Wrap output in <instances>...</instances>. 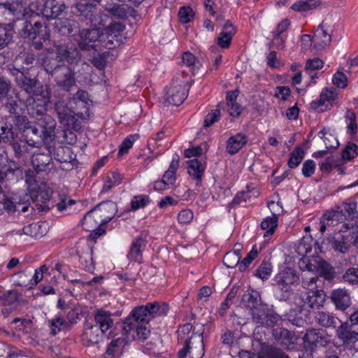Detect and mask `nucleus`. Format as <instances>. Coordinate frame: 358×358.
Segmentation results:
<instances>
[{"instance_id":"obj_14","label":"nucleus","mask_w":358,"mask_h":358,"mask_svg":"<svg viewBox=\"0 0 358 358\" xmlns=\"http://www.w3.org/2000/svg\"><path fill=\"white\" fill-rule=\"evenodd\" d=\"M55 159L62 165L61 169L70 171L77 166L78 162L71 148L67 146H59L55 152Z\"/></svg>"},{"instance_id":"obj_42","label":"nucleus","mask_w":358,"mask_h":358,"mask_svg":"<svg viewBox=\"0 0 358 358\" xmlns=\"http://www.w3.org/2000/svg\"><path fill=\"white\" fill-rule=\"evenodd\" d=\"M259 195V191L255 188L247 186L246 189L239 192L236 198L234 199L233 202L236 204H240L241 201H244L246 202L250 198H256Z\"/></svg>"},{"instance_id":"obj_32","label":"nucleus","mask_w":358,"mask_h":358,"mask_svg":"<svg viewBox=\"0 0 358 358\" xmlns=\"http://www.w3.org/2000/svg\"><path fill=\"white\" fill-rule=\"evenodd\" d=\"M41 28L42 24L39 22H35L32 24L30 22L25 21L23 24L22 33L24 37L35 39L41 32Z\"/></svg>"},{"instance_id":"obj_41","label":"nucleus","mask_w":358,"mask_h":358,"mask_svg":"<svg viewBox=\"0 0 358 358\" xmlns=\"http://www.w3.org/2000/svg\"><path fill=\"white\" fill-rule=\"evenodd\" d=\"M146 306L151 318L155 316L164 315L169 311L168 306L164 303L160 304L159 302H154L148 303Z\"/></svg>"},{"instance_id":"obj_12","label":"nucleus","mask_w":358,"mask_h":358,"mask_svg":"<svg viewBox=\"0 0 358 358\" xmlns=\"http://www.w3.org/2000/svg\"><path fill=\"white\" fill-rule=\"evenodd\" d=\"M304 348L307 350L314 351L318 347H324L329 343L327 334L322 330L309 329L303 336Z\"/></svg>"},{"instance_id":"obj_25","label":"nucleus","mask_w":358,"mask_h":358,"mask_svg":"<svg viewBox=\"0 0 358 358\" xmlns=\"http://www.w3.org/2000/svg\"><path fill=\"white\" fill-rule=\"evenodd\" d=\"M331 299L336 308L338 310H344L351 304L350 294L344 289H334L331 292Z\"/></svg>"},{"instance_id":"obj_56","label":"nucleus","mask_w":358,"mask_h":358,"mask_svg":"<svg viewBox=\"0 0 358 358\" xmlns=\"http://www.w3.org/2000/svg\"><path fill=\"white\" fill-rule=\"evenodd\" d=\"M180 20L182 23H187L194 17V12L189 6H183L180 8L178 12Z\"/></svg>"},{"instance_id":"obj_3","label":"nucleus","mask_w":358,"mask_h":358,"mask_svg":"<svg viewBox=\"0 0 358 358\" xmlns=\"http://www.w3.org/2000/svg\"><path fill=\"white\" fill-rule=\"evenodd\" d=\"M116 211V206L113 202H108L87 213L83 220V227L85 230L95 232L96 235L101 236L104 230L100 226L107 224L113 217Z\"/></svg>"},{"instance_id":"obj_40","label":"nucleus","mask_w":358,"mask_h":358,"mask_svg":"<svg viewBox=\"0 0 358 358\" xmlns=\"http://www.w3.org/2000/svg\"><path fill=\"white\" fill-rule=\"evenodd\" d=\"M320 4V0L300 1L292 6V8L297 12L306 11L317 7Z\"/></svg>"},{"instance_id":"obj_20","label":"nucleus","mask_w":358,"mask_h":358,"mask_svg":"<svg viewBox=\"0 0 358 358\" xmlns=\"http://www.w3.org/2000/svg\"><path fill=\"white\" fill-rule=\"evenodd\" d=\"M54 149L48 153L38 152L34 153L31 158V164L33 168L37 173L45 172L50 169V166L52 162V157L50 153Z\"/></svg>"},{"instance_id":"obj_31","label":"nucleus","mask_w":358,"mask_h":358,"mask_svg":"<svg viewBox=\"0 0 358 358\" xmlns=\"http://www.w3.org/2000/svg\"><path fill=\"white\" fill-rule=\"evenodd\" d=\"M55 26L63 35L72 34L78 28L77 22L67 18L58 20L55 22Z\"/></svg>"},{"instance_id":"obj_47","label":"nucleus","mask_w":358,"mask_h":358,"mask_svg":"<svg viewBox=\"0 0 358 358\" xmlns=\"http://www.w3.org/2000/svg\"><path fill=\"white\" fill-rule=\"evenodd\" d=\"M23 231L26 235L37 238L42 237L44 231L41 230V225L39 223H32L23 228Z\"/></svg>"},{"instance_id":"obj_8","label":"nucleus","mask_w":358,"mask_h":358,"mask_svg":"<svg viewBox=\"0 0 358 358\" xmlns=\"http://www.w3.org/2000/svg\"><path fill=\"white\" fill-rule=\"evenodd\" d=\"M334 24L331 20L324 19L314 31V45L313 49L322 50L331 42Z\"/></svg>"},{"instance_id":"obj_45","label":"nucleus","mask_w":358,"mask_h":358,"mask_svg":"<svg viewBox=\"0 0 358 358\" xmlns=\"http://www.w3.org/2000/svg\"><path fill=\"white\" fill-rule=\"evenodd\" d=\"M304 157V151L300 147H296L291 153L288 160V166L290 168L298 166Z\"/></svg>"},{"instance_id":"obj_57","label":"nucleus","mask_w":358,"mask_h":358,"mask_svg":"<svg viewBox=\"0 0 358 358\" xmlns=\"http://www.w3.org/2000/svg\"><path fill=\"white\" fill-rule=\"evenodd\" d=\"M260 315H262L264 318V323H260L261 324L273 326L278 324L280 320V315L274 313H268L265 314L264 312H260Z\"/></svg>"},{"instance_id":"obj_35","label":"nucleus","mask_w":358,"mask_h":358,"mask_svg":"<svg viewBox=\"0 0 358 358\" xmlns=\"http://www.w3.org/2000/svg\"><path fill=\"white\" fill-rule=\"evenodd\" d=\"M317 271L318 276L323 277L327 280H332L334 278V269L327 262L320 259L317 262Z\"/></svg>"},{"instance_id":"obj_5","label":"nucleus","mask_w":358,"mask_h":358,"mask_svg":"<svg viewBox=\"0 0 358 358\" xmlns=\"http://www.w3.org/2000/svg\"><path fill=\"white\" fill-rule=\"evenodd\" d=\"M50 101L49 92L47 90L41 89L27 98L25 105L28 113L33 117H38L46 113Z\"/></svg>"},{"instance_id":"obj_21","label":"nucleus","mask_w":358,"mask_h":358,"mask_svg":"<svg viewBox=\"0 0 358 358\" xmlns=\"http://www.w3.org/2000/svg\"><path fill=\"white\" fill-rule=\"evenodd\" d=\"M187 172L189 176L196 180L197 185H201L202 178L206 169V163L198 159H193L187 162Z\"/></svg>"},{"instance_id":"obj_60","label":"nucleus","mask_w":358,"mask_h":358,"mask_svg":"<svg viewBox=\"0 0 358 358\" xmlns=\"http://www.w3.org/2000/svg\"><path fill=\"white\" fill-rule=\"evenodd\" d=\"M257 250L253 248L238 265L239 271L241 272L244 271L248 265L251 263V262L257 257Z\"/></svg>"},{"instance_id":"obj_17","label":"nucleus","mask_w":358,"mask_h":358,"mask_svg":"<svg viewBox=\"0 0 358 358\" xmlns=\"http://www.w3.org/2000/svg\"><path fill=\"white\" fill-rule=\"evenodd\" d=\"M150 319L147 306L136 307L131 312L130 317L125 320L123 329L126 332H129L132 330V326H134L132 320L136 322H148Z\"/></svg>"},{"instance_id":"obj_1","label":"nucleus","mask_w":358,"mask_h":358,"mask_svg":"<svg viewBox=\"0 0 358 358\" xmlns=\"http://www.w3.org/2000/svg\"><path fill=\"white\" fill-rule=\"evenodd\" d=\"M192 329V326L186 324L178 330V338L185 341V346L178 352V358H186L187 354L191 358H202L204 355L203 324H196L189 337Z\"/></svg>"},{"instance_id":"obj_13","label":"nucleus","mask_w":358,"mask_h":358,"mask_svg":"<svg viewBox=\"0 0 358 358\" xmlns=\"http://www.w3.org/2000/svg\"><path fill=\"white\" fill-rule=\"evenodd\" d=\"M100 31L98 29H83L79 31L78 46L83 50L95 49L99 45Z\"/></svg>"},{"instance_id":"obj_58","label":"nucleus","mask_w":358,"mask_h":358,"mask_svg":"<svg viewBox=\"0 0 358 358\" xmlns=\"http://www.w3.org/2000/svg\"><path fill=\"white\" fill-rule=\"evenodd\" d=\"M149 201V197L145 195H138L133 197L131 201V209L136 210L144 207Z\"/></svg>"},{"instance_id":"obj_64","label":"nucleus","mask_w":358,"mask_h":358,"mask_svg":"<svg viewBox=\"0 0 358 358\" xmlns=\"http://www.w3.org/2000/svg\"><path fill=\"white\" fill-rule=\"evenodd\" d=\"M315 170V163L313 160L308 159L303 164L302 173L305 177H310L314 173Z\"/></svg>"},{"instance_id":"obj_39","label":"nucleus","mask_w":358,"mask_h":358,"mask_svg":"<svg viewBox=\"0 0 358 358\" xmlns=\"http://www.w3.org/2000/svg\"><path fill=\"white\" fill-rule=\"evenodd\" d=\"M331 243L332 248L336 251L341 253H345L348 251L350 243L346 236H341L334 238Z\"/></svg>"},{"instance_id":"obj_53","label":"nucleus","mask_w":358,"mask_h":358,"mask_svg":"<svg viewBox=\"0 0 358 358\" xmlns=\"http://www.w3.org/2000/svg\"><path fill=\"white\" fill-rule=\"evenodd\" d=\"M357 155V146L353 143H349L342 152V157L346 160H351Z\"/></svg>"},{"instance_id":"obj_49","label":"nucleus","mask_w":358,"mask_h":358,"mask_svg":"<svg viewBox=\"0 0 358 358\" xmlns=\"http://www.w3.org/2000/svg\"><path fill=\"white\" fill-rule=\"evenodd\" d=\"M106 10L118 19H124L127 16V12L122 5H110L106 8Z\"/></svg>"},{"instance_id":"obj_33","label":"nucleus","mask_w":358,"mask_h":358,"mask_svg":"<svg viewBox=\"0 0 358 358\" xmlns=\"http://www.w3.org/2000/svg\"><path fill=\"white\" fill-rule=\"evenodd\" d=\"M102 334L97 327L92 325L83 334V340L87 341L88 345L97 344L101 341Z\"/></svg>"},{"instance_id":"obj_19","label":"nucleus","mask_w":358,"mask_h":358,"mask_svg":"<svg viewBox=\"0 0 358 358\" xmlns=\"http://www.w3.org/2000/svg\"><path fill=\"white\" fill-rule=\"evenodd\" d=\"M72 102L76 105V115L83 117L88 114L90 100L88 93L83 90H79L71 98Z\"/></svg>"},{"instance_id":"obj_18","label":"nucleus","mask_w":358,"mask_h":358,"mask_svg":"<svg viewBox=\"0 0 358 358\" xmlns=\"http://www.w3.org/2000/svg\"><path fill=\"white\" fill-rule=\"evenodd\" d=\"M353 324L348 322H342L336 329V336L343 344H352L358 341V331L353 329Z\"/></svg>"},{"instance_id":"obj_61","label":"nucleus","mask_w":358,"mask_h":358,"mask_svg":"<svg viewBox=\"0 0 358 358\" xmlns=\"http://www.w3.org/2000/svg\"><path fill=\"white\" fill-rule=\"evenodd\" d=\"M0 6L14 13L20 8V2L19 0H1Z\"/></svg>"},{"instance_id":"obj_23","label":"nucleus","mask_w":358,"mask_h":358,"mask_svg":"<svg viewBox=\"0 0 358 358\" xmlns=\"http://www.w3.org/2000/svg\"><path fill=\"white\" fill-rule=\"evenodd\" d=\"M95 324L101 334H105L113 326V320L111 318V314L103 310H99L94 314Z\"/></svg>"},{"instance_id":"obj_11","label":"nucleus","mask_w":358,"mask_h":358,"mask_svg":"<svg viewBox=\"0 0 358 358\" xmlns=\"http://www.w3.org/2000/svg\"><path fill=\"white\" fill-rule=\"evenodd\" d=\"M299 280V277L295 271L291 268H287L278 273L275 278L276 288L282 292L281 299H285L289 296L290 287Z\"/></svg>"},{"instance_id":"obj_50","label":"nucleus","mask_w":358,"mask_h":358,"mask_svg":"<svg viewBox=\"0 0 358 358\" xmlns=\"http://www.w3.org/2000/svg\"><path fill=\"white\" fill-rule=\"evenodd\" d=\"M50 324L51 325V334L52 335L57 334L61 330L65 329L68 327L67 322L60 316H57L50 320Z\"/></svg>"},{"instance_id":"obj_52","label":"nucleus","mask_w":358,"mask_h":358,"mask_svg":"<svg viewBox=\"0 0 358 358\" xmlns=\"http://www.w3.org/2000/svg\"><path fill=\"white\" fill-rule=\"evenodd\" d=\"M342 278L345 282H348L350 285L357 284L358 268L352 267L347 269L345 273L343 275Z\"/></svg>"},{"instance_id":"obj_16","label":"nucleus","mask_w":358,"mask_h":358,"mask_svg":"<svg viewBox=\"0 0 358 358\" xmlns=\"http://www.w3.org/2000/svg\"><path fill=\"white\" fill-rule=\"evenodd\" d=\"M71 10L73 15L92 20L97 8L90 0H80L71 6Z\"/></svg>"},{"instance_id":"obj_43","label":"nucleus","mask_w":358,"mask_h":358,"mask_svg":"<svg viewBox=\"0 0 358 358\" xmlns=\"http://www.w3.org/2000/svg\"><path fill=\"white\" fill-rule=\"evenodd\" d=\"M12 280L16 285L31 288L30 275L24 271H19L13 274Z\"/></svg>"},{"instance_id":"obj_59","label":"nucleus","mask_w":358,"mask_h":358,"mask_svg":"<svg viewBox=\"0 0 358 358\" xmlns=\"http://www.w3.org/2000/svg\"><path fill=\"white\" fill-rule=\"evenodd\" d=\"M14 123L22 134L23 131L26 130L32 124L25 115L15 116Z\"/></svg>"},{"instance_id":"obj_36","label":"nucleus","mask_w":358,"mask_h":358,"mask_svg":"<svg viewBox=\"0 0 358 358\" xmlns=\"http://www.w3.org/2000/svg\"><path fill=\"white\" fill-rule=\"evenodd\" d=\"M338 213L336 212H328L323 214L320 218V231L323 234L329 227L333 226L334 222L338 220Z\"/></svg>"},{"instance_id":"obj_2","label":"nucleus","mask_w":358,"mask_h":358,"mask_svg":"<svg viewBox=\"0 0 358 358\" xmlns=\"http://www.w3.org/2000/svg\"><path fill=\"white\" fill-rule=\"evenodd\" d=\"M46 125H43L39 129L36 124H31L26 130L23 131V136L27 143L31 147H36L41 140L50 152L53 150L55 137V122L50 116L44 117Z\"/></svg>"},{"instance_id":"obj_44","label":"nucleus","mask_w":358,"mask_h":358,"mask_svg":"<svg viewBox=\"0 0 358 358\" xmlns=\"http://www.w3.org/2000/svg\"><path fill=\"white\" fill-rule=\"evenodd\" d=\"M58 54L64 57L68 62L76 63L80 59V54L77 49L66 50L63 48H59Z\"/></svg>"},{"instance_id":"obj_30","label":"nucleus","mask_w":358,"mask_h":358,"mask_svg":"<svg viewBox=\"0 0 358 358\" xmlns=\"http://www.w3.org/2000/svg\"><path fill=\"white\" fill-rule=\"evenodd\" d=\"M223 29L220 33V36L217 38V43L220 47L227 48L231 43L233 36L236 33V29L229 22L225 23Z\"/></svg>"},{"instance_id":"obj_27","label":"nucleus","mask_w":358,"mask_h":358,"mask_svg":"<svg viewBox=\"0 0 358 358\" xmlns=\"http://www.w3.org/2000/svg\"><path fill=\"white\" fill-rule=\"evenodd\" d=\"M64 9V4L55 3L53 0L48 1L43 6L42 14L47 19H56L62 14Z\"/></svg>"},{"instance_id":"obj_22","label":"nucleus","mask_w":358,"mask_h":358,"mask_svg":"<svg viewBox=\"0 0 358 358\" xmlns=\"http://www.w3.org/2000/svg\"><path fill=\"white\" fill-rule=\"evenodd\" d=\"M146 244V234H141L131 243L127 255L128 258L134 262H141L143 257V250Z\"/></svg>"},{"instance_id":"obj_46","label":"nucleus","mask_w":358,"mask_h":358,"mask_svg":"<svg viewBox=\"0 0 358 358\" xmlns=\"http://www.w3.org/2000/svg\"><path fill=\"white\" fill-rule=\"evenodd\" d=\"M262 353L265 355L259 358H289L282 350L272 346H267Z\"/></svg>"},{"instance_id":"obj_51","label":"nucleus","mask_w":358,"mask_h":358,"mask_svg":"<svg viewBox=\"0 0 358 358\" xmlns=\"http://www.w3.org/2000/svg\"><path fill=\"white\" fill-rule=\"evenodd\" d=\"M139 138L138 134H133L128 136L124 140L120 146L118 155H122L128 152L129 150L133 146L134 143L137 141Z\"/></svg>"},{"instance_id":"obj_15","label":"nucleus","mask_w":358,"mask_h":358,"mask_svg":"<svg viewBox=\"0 0 358 358\" xmlns=\"http://www.w3.org/2000/svg\"><path fill=\"white\" fill-rule=\"evenodd\" d=\"M243 301L252 310V315L256 323H264V318L258 311V306L261 304L259 294L255 290L247 291L243 296Z\"/></svg>"},{"instance_id":"obj_63","label":"nucleus","mask_w":358,"mask_h":358,"mask_svg":"<svg viewBox=\"0 0 358 358\" xmlns=\"http://www.w3.org/2000/svg\"><path fill=\"white\" fill-rule=\"evenodd\" d=\"M220 111L218 108L213 110L210 113H208L204 120L205 127H208L212 125L214 122H217L220 117Z\"/></svg>"},{"instance_id":"obj_29","label":"nucleus","mask_w":358,"mask_h":358,"mask_svg":"<svg viewBox=\"0 0 358 358\" xmlns=\"http://www.w3.org/2000/svg\"><path fill=\"white\" fill-rule=\"evenodd\" d=\"M247 143V137L242 134H237L229 138L227 150L229 154L234 155L241 150Z\"/></svg>"},{"instance_id":"obj_7","label":"nucleus","mask_w":358,"mask_h":358,"mask_svg":"<svg viewBox=\"0 0 358 358\" xmlns=\"http://www.w3.org/2000/svg\"><path fill=\"white\" fill-rule=\"evenodd\" d=\"M13 70L16 71L15 76L17 85L29 96L43 89V85L36 76L32 77L30 74L29 68L15 66Z\"/></svg>"},{"instance_id":"obj_38","label":"nucleus","mask_w":358,"mask_h":358,"mask_svg":"<svg viewBox=\"0 0 358 358\" xmlns=\"http://www.w3.org/2000/svg\"><path fill=\"white\" fill-rule=\"evenodd\" d=\"M278 226V217L277 214L273 213L271 217H268L266 219L263 220L261 224V227L264 230H267L264 236H268L273 234Z\"/></svg>"},{"instance_id":"obj_4","label":"nucleus","mask_w":358,"mask_h":358,"mask_svg":"<svg viewBox=\"0 0 358 358\" xmlns=\"http://www.w3.org/2000/svg\"><path fill=\"white\" fill-rule=\"evenodd\" d=\"M45 71L50 74L56 85L62 90L69 92L76 85V72L74 69L66 64H58L55 59L46 57L43 60Z\"/></svg>"},{"instance_id":"obj_24","label":"nucleus","mask_w":358,"mask_h":358,"mask_svg":"<svg viewBox=\"0 0 358 358\" xmlns=\"http://www.w3.org/2000/svg\"><path fill=\"white\" fill-rule=\"evenodd\" d=\"M272 336L278 343L286 348L294 344L296 341V337L293 332L280 327L273 329Z\"/></svg>"},{"instance_id":"obj_62","label":"nucleus","mask_w":358,"mask_h":358,"mask_svg":"<svg viewBox=\"0 0 358 358\" xmlns=\"http://www.w3.org/2000/svg\"><path fill=\"white\" fill-rule=\"evenodd\" d=\"M324 62L319 58L308 59L306 64V71L310 73L311 71L320 69L323 67Z\"/></svg>"},{"instance_id":"obj_28","label":"nucleus","mask_w":358,"mask_h":358,"mask_svg":"<svg viewBox=\"0 0 358 358\" xmlns=\"http://www.w3.org/2000/svg\"><path fill=\"white\" fill-rule=\"evenodd\" d=\"M316 323L325 328H335L338 319L331 313L324 311H318L315 316Z\"/></svg>"},{"instance_id":"obj_54","label":"nucleus","mask_w":358,"mask_h":358,"mask_svg":"<svg viewBox=\"0 0 358 358\" xmlns=\"http://www.w3.org/2000/svg\"><path fill=\"white\" fill-rule=\"evenodd\" d=\"M271 271L272 267L271 264L264 262L256 271V275L262 280L267 279L270 276Z\"/></svg>"},{"instance_id":"obj_9","label":"nucleus","mask_w":358,"mask_h":358,"mask_svg":"<svg viewBox=\"0 0 358 358\" xmlns=\"http://www.w3.org/2000/svg\"><path fill=\"white\" fill-rule=\"evenodd\" d=\"M189 87L187 80H174L171 86L166 90V101L174 106L180 105L187 96Z\"/></svg>"},{"instance_id":"obj_6","label":"nucleus","mask_w":358,"mask_h":358,"mask_svg":"<svg viewBox=\"0 0 358 358\" xmlns=\"http://www.w3.org/2000/svg\"><path fill=\"white\" fill-rule=\"evenodd\" d=\"M54 109L59 122L67 130L78 131L80 129V122L76 118V112L67 106V103L63 98H59L55 102Z\"/></svg>"},{"instance_id":"obj_34","label":"nucleus","mask_w":358,"mask_h":358,"mask_svg":"<svg viewBox=\"0 0 358 358\" xmlns=\"http://www.w3.org/2000/svg\"><path fill=\"white\" fill-rule=\"evenodd\" d=\"M179 166V156L176 155L173 157L169 169L165 172L162 179L169 185H173L176 181V171Z\"/></svg>"},{"instance_id":"obj_55","label":"nucleus","mask_w":358,"mask_h":358,"mask_svg":"<svg viewBox=\"0 0 358 358\" xmlns=\"http://www.w3.org/2000/svg\"><path fill=\"white\" fill-rule=\"evenodd\" d=\"M332 82L337 87L344 89L348 86V78L346 75L341 72L337 71L332 78Z\"/></svg>"},{"instance_id":"obj_37","label":"nucleus","mask_w":358,"mask_h":358,"mask_svg":"<svg viewBox=\"0 0 358 358\" xmlns=\"http://www.w3.org/2000/svg\"><path fill=\"white\" fill-rule=\"evenodd\" d=\"M313 245L315 253H317V250L320 249L318 243L314 241L311 236H304L301 238L298 249L300 252L307 254L312 250Z\"/></svg>"},{"instance_id":"obj_10","label":"nucleus","mask_w":358,"mask_h":358,"mask_svg":"<svg viewBox=\"0 0 358 358\" xmlns=\"http://www.w3.org/2000/svg\"><path fill=\"white\" fill-rule=\"evenodd\" d=\"M124 26L120 22L109 26L105 32H100L99 44L105 48L111 50L119 46L122 42L120 32L123 31Z\"/></svg>"},{"instance_id":"obj_26","label":"nucleus","mask_w":358,"mask_h":358,"mask_svg":"<svg viewBox=\"0 0 358 358\" xmlns=\"http://www.w3.org/2000/svg\"><path fill=\"white\" fill-rule=\"evenodd\" d=\"M326 295L323 290L316 289L306 294L304 303L311 308L319 309L324 306Z\"/></svg>"},{"instance_id":"obj_48","label":"nucleus","mask_w":358,"mask_h":358,"mask_svg":"<svg viewBox=\"0 0 358 358\" xmlns=\"http://www.w3.org/2000/svg\"><path fill=\"white\" fill-rule=\"evenodd\" d=\"M240 259L241 254L239 252L231 251L225 255L223 262L224 265L228 268H234L238 264Z\"/></svg>"}]
</instances>
